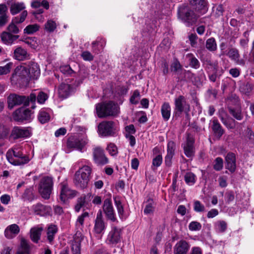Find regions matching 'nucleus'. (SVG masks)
I'll return each mask as SVG.
<instances>
[{
	"label": "nucleus",
	"instance_id": "obj_1",
	"mask_svg": "<svg viewBox=\"0 0 254 254\" xmlns=\"http://www.w3.org/2000/svg\"><path fill=\"white\" fill-rule=\"evenodd\" d=\"M92 172L91 168L85 165L76 172L74 177V184L79 188L84 189L87 187L90 176Z\"/></svg>",
	"mask_w": 254,
	"mask_h": 254
},
{
	"label": "nucleus",
	"instance_id": "obj_49",
	"mask_svg": "<svg viewBox=\"0 0 254 254\" xmlns=\"http://www.w3.org/2000/svg\"><path fill=\"white\" fill-rule=\"evenodd\" d=\"M153 205V201L152 200H148L144 209V213L146 214L153 213L154 210V207Z\"/></svg>",
	"mask_w": 254,
	"mask_h": 254
},
{
	"label": "nucleus",
	"instance_id": "obj_17",
	"mask_svg": "<svg viewBox=\"0 0 254 254\" xmlns=\"http://www.w3.org/2000/svg\"><path fill=\"white\" fill-rule=\"evenodd\" d=\"M218 114L222 123L228 128L233 129L235 128L236 122L234 120L228 116V114L223 108H221L219 109Z\"/></svg>",
	"mask_w": 254,
	"mask_h": 254
},
{
	"label": "nucleus",
	"instance_id": "obj_63",
	"mask_svg": "<svg viewBox=\"0 0 254 254\" xmlns=\"http://www.w3.org/2000/svg\"><path fill=\"white\" fill-rule=\"evenodd\" d=\"M60 70L64 74H71L73 72V70L68 65L61 66Z\"/></svg>",
	"mask_w": 254,
	"mask_h": 254
},
{
	"label": "nucleus",
	"instance_id": "obj_52",
	"mask_svg": "<svg viewBox=\"0 0 254 254\" xmlns=\"http://www.w3.org/2000/svg\"><path fill=\"white\" fill-rule=\"evenodd\" d=\"M45 29L50 32H53L57 27L56 22L52 20H49L45 23Z\"/></svg>",
	"mask_w": 254,
	"mask_h": 254
},
{
	"label": "nucleus",
	"instance_id": "obj_4",
	"mask_svg": "<svg viewBox=\"0 0 254 254\" xmlns=\"http://www.w3.org/2000/svg\"><path fill=\"white\" fill-rule=\"evenodd\" d=\"M53 179L52 177L45 176L43 177L39 183L38 190L43 198L49 199L53 190Z\"/></svg>",
	"mask_w": 254,
	"mask_h": 254
},
{
	"label": "nucleus",
	"instance_id": "obj_10",
	"mask_svg": "<svg viewBox=\"0 0 254 254\" xmlns=\"http://www.w3.org/2000/svg\"><path fill=\"white\" fill-rule=\"evenodd\" d=\"M8 108L10 109L16 105L23 104L24 106L29 105V99L25 96H19L16 94H10L7 98Z\"/></svg>",
	"mask_w": 254,
	"mask_h": 254
},
{
	"label": "nucleus",
	"instance_id": "obj_51",
	"mask_svg": "<svg viewBox=\"0 0 254 254\" xmlns=\"http://www.w3.org/2000/svg\"><path fill=\"white\" fill-rule=\"evenodd\" d=\"M85 202V196L82 195L78 198L77 203L75 206V211L79 212L80 209L84 205Z\"/></svg>",
	"mask_w": 254,
	"mask_h": 254
},
{
	"label": "nucleus",
	"instance_id": "obj_30",
	"mask_svg": "<svg viewBox=\"0 0 254 254\" xmlns=\"http://www.w3.org/2000/svg\"><path fill=\"white\" fill-rule=\"evenodd\" d=\"M189 249V245L185 241L178 242L174 248L175 254H186Z\"/></svg>",
	"mask_w": 254,
	"mask_h": 254
},
{
	"label": "nucleus",
	"instance_id": "obj_5",
	"mask_svg": "<svg viewBox=\"0 0 254 254\" xmlns=\"http://www.w3.org/2000/svg\"><path fill=\"white\" fill-rule=\"evenodd\" d=\"M179 16L189 26L195 23L199 15L195 13L193 10L188 6H185L180 8L179 10Z\"/></svg>",
	"mask_w": 254,
	"mask_h": 254
},
{
	"label": "nucleus",
	"instance_id": "obj_41",
	"mask_svg": "<svg viewBox=\"0 0 254 254\" xmlns=\"http://www.w3.org/2000/svg\"><path fill=\"white\" fill-rule=\"evenodd\" d=\"M185 181L188 185L192 186L195 183L196 176L191 172H188L185 175Z\"/></svg>",
	"mask_w": 254,
	"mask_h": 254
},
{
	"label": "nucleus",
	"instance_id": "obj_37",
	"mask_svg": "<svg viewBox=\"0 0 254 254\" xmlns=\"http://www.w3.org/2000/svg\"><path fill=\"white\" fill-rule=\"evenodd\" d=\"M71 91V87L70 85L66 83H62L59 88V94L62 98H66Z\"/></svg>",
	"mask_w": 254,
	"mask_h": 254
},
{
	"label": "nucleus",
	"instance_id": "obj_31",
	"mask_svg": "<svg viewBox=\"0 0 254 254\" xmlns=\"http://www.w3.org/2000/svg\"><path fill=\"white\" fill-rule=\"evenodd\" d=\"M227 55L232 60H233L237 64L244 65L245 61L244 60H240V55L238 51L236 49H231L229 50Z\"/></svg>",
	"mask_w": 254,
	"mask_h": 254
},
{
	"label": "nucleus",
	"instance_id": "obj_53",
	"mask_svg": "<svg viewBox=\"0 0 254 254\" xmlns=\"http://www.w3.org/2000/svg\"><path fill=\"white\" fill-rule=\"evenodd\" d=\"M193 209L197 212H203L205 211V208L204 205L199 201L195 200L193 204Z\"/></svg>",
	"mask_w": 254,
	"mask_h": 254
},
{
	"label": "nucleus",
	"instance_id": "obj_24",
	"mask_svg": "<svg viewBox=\"0 0 254 254\" xmlns=\"http://www.w3.org/2000/svg\"><path fill=\"white\" fill-rule=\"evenodd\" d=\"M29 55L27 51L21 47H17L13 51V57L17 61H23L29 59Z\"/></svg>",
	"mask_w": 254,
	"mask_h": 254
},
{
	"label": "nucleus",
	"instance_id": "obj_7",
	"mask_svg": "<svg viewBox=\"0 0 254 254\" xmlns=\"http://www.w3.org/2000/svg\"><path fill=\"white\" fill-rule=\"evenodd\" d=\"M29 72L26 66L21 65L17 66L11 77L12 81L17 80L19 83H27L30 79Z\"/></svg>",
	"mask_w": 254,
	"mask_h": 254
},
{
	"label": "nucleus",
	"instance_id": "obj_59",
	"mask_svg": "<svg viewBox=\"0 0 254 254\" xmlns=\"http://www.w3.org/2000/svg\"><path fill=\"white\" fill-rule=\"evenodd\" d=\"M139 92L137 90H135L130 98V102L133 104H136L138 102L139 98Z\"/></svg>",
	"mask_w": 254,
	"mask_h": 254
},
{
	"label": "nucleus",
	"instance_id": "obj_32",
	"mask_svg": "<svg viewBox=\"0 0 254 254\" xmlns=\"http://www.w3.org/2000/svg\"><path fill=\"white\" fill-rule=\"evenodd\" d=\"M190 2L191 5L197 11H200L201 13H204L206 11L205 0H190Z\"/></svg>",
	"mask_w": 254,
	"mask_h": 254
},
{
	"label": "nucleus",
	"instance_id": "obj_23",
	"mask_svg": "<svg viewBox=\"0 0 254 254\" xmlns=\"http://www.w3.org/2000/svg\"><path fill=\"white\" fill-rule=\"evenodd\" d=\"M87 142L84 140H80L75 138H69L67 141V146L70 148H74L82 151Z\"/></svg>",
	"mask_w": 254,
	"mask_h": 254
},
{
	"label": "nucleus",
	"instance_id": "obj_8",
	"mask_svg": "<svg viewBox=\"0 0 254 254\" xmlns=\"http://www.w3.org/2000/svg\"><path fill=\"white\" fill-rule=\"evenodd\" d=\"M98 132L102 136H113L115 134L114 123L112 121H103L98 125Z\"/></svg>",
	"mask_w": 254,
	"mask_h": 254
},
{
	"label": "nucleus",
	"instance_id": "obj_45",
	"mask_svg": "<svg viewBox=\"0 0 254 254\" xmlns=\"http://www.w3.org/2000/svg\"><path fill=\"white\" fill-rule=\"evenodd\" d=\"M227 225L225 221L220 220L215 224V228L217 231L220 233L224 232L227 229Z\"/></svg>",
	"mask_w": 254,
	"mask_h": 254
},
{
	"label": "nucleus",
	"instance_id": "obj_48",
	"mask_svg": "<svg viewBox=\"0 0 254 254\" xmlns=\"http://www.w3.org/2000/svg\"><path fill=\"white\" fill-rule=\"evenodd\" d=\"M206 48L210 51H214L217 48L215 40L214 38H211L206 41Z\"/></svg>",
	"mask_w": 254,
	"mask_h": 254
},
{
	"label": "nucleus",
	"instance_id": "obj_42",
	"mask_svg": "<svg viewBox=\"0 0 254 254\" xmlns=\"http://www.w3.org/2000/svg\"><path fill=\"white\" fill-rule=\"evenodd\" d=\"M50 115L45 110H41L39 114L38 119L42 124H45L50 120Z\"/></svg>",
	"mask_w": 254,
	"mask_h": 254
},
{
	"label": "nucleus",
	"instance_id": "obj_6",
	"mask_svg": "<svg viewBox=\"0 0 254 254\" xmlns=\"http://www.w3.org/2000/svg\"><path fill=\"white\" fill-rule=\"evenodd\" d=\"M174 105V113L176 115L180 116L183 112L188 114L190 111V105L184 96L180 95L176 97Z\"/></svg>",
	"mask_w": 254,
	"mask_h": 254
},
{
	"label": "nucleus",
	"instance_id": "obj_64",
	"mask_svg": "<svg viewBox=\"0 0 254 254\" xmlns=\"http://www.w3.org/2000/svg\"><path fill=\"white\" fill-rule=\"evenodd\" d=\"M171 70L177 72L182 69V66L179 61H175L171 65Z\"/></svg>",
	"mask_w": 254,
	"mask_h": 254
},
{
	"label": "nucleus",
	"instance_id": "obj_29",
	"mask_svg": "<svg viewBox=\"0 0 254 254\" xmlns=\"http://www.w3.org/2000/svg\"><path fill=\"white\" fill-rule=\"evenodd\" d=\"M175 143L172 141H170L167 144V154L165 157V163L168 166L171 165L172 159L175 154Z\"/></svg>",
	"mask_w": 254,
	"mask_h": 254
},
{
	"label": "nucleus",
	"instance_id": "obj_33",
	"mask_svg": "<svg viewBox=\"0 0 254 254\" xmlns=\"http://www.w3.org/2000/svg\"><path fill=\"white\" fill-rule=\"evenodd\" d=\"M58 227L54 224H50L47 227V237L49 242L52 244L54 240L55 236L58 232Z\"/></svg>",
	"mask_w": 254,
	"mask_h": 254
},
{
	"label": "nucleus",
	"instance_id": "obj_9",
	"mask_svg": "<svg viewBox=\"0 0 254 254\" xmlns=\"http://www.w3.org/2000/svg\"><path fill=\"white\" fill-rule=\"evenodd\" d=\"M103 211L108 220L112 222L117 221L116 213L111 198H107L104 200L103 205Z\"/></svg>",
	"mask_w": 254,
	"mask_h": 254
},
{
	"label": "nucleus",
	"instance_id": "obj_3",
	"mask_svg": "<svg viewBox=\"0 0 254 254\" xmlns=\"http://www.w3.org/2000/svg\"><path fill=\"white\" fill-rule=\"evenodd\" d=\"M6 158L8 162L14 165H21L29 161V158L23 154L18 148L9 150L6 153Z\"/></svg>",
	"mask_w": 254,
	"mask_h": 254
},
{
	"label": "nucleus",
	"instance_id": "obj_34",
	"mask_svg": "<svg viewBox=\"0 0 254 254\" xmlns=\"http://www.w3.org/2000/svg\"><path fill=\"white\" fill-rule=\"evenodd\" d=\"M25 8V5L22 2H12L10 4V11L12 15H15Z\"/></svg>",
	"mask_w": 254,
	"mask_h": 254
},
{
	"label": "nucleus",
	"instance_id": "obj_56",
	"mask_svg": "<svg viewBox=\"0 0 254 254\" xmlns=\"http://www.w3.org/2000/svg\"><path fill=\"white\" fill-rule=\"evenodd\" d=\"M107 150L112 156L115 155L118 153L117 147L114 143H110L107 147Z\"/></svg>",
	"mask_w": 254,
	"mask_h": 254
},
{
	"label": "nucleus",
	"instance_id": "obj_60",
	"mask_svg": "<svg viewBox=\"0 0 254 254\" xmlns=\"http://www.w3.org/2000/svg\"><path fill=\"white\" fill-rule=\"evenodd\" d=\"M48 96L47 94L43 92H40L37 95V101L40 104H43L47 100Z\"/></svg>",
	"mask_w": 254,
	"mask_h": 254
},
{
	"label": "nucleus",
	"instance_id": "obj_43",
	"mask_svg": "<svg viewBox=\"0 0 254 254\" xmlns=\"http://www.w3.org/2000/svg\"><path fill=\"white\" fill-rule=\"evenodd\" d=\"M229 111L230 114L236 120L240 121L243 119V116L242 114L241 110L240 109H233L230 108L229 109Z\"/></svg>",
	"mask_w": 254,
	"mask_h": 254
},
{
	"label": "nucleus",
	"instance_id": "obj_35",
	"mask_svg": "<svg viewBox=\"0 0 254 254\" xmlns=\"http://www.w3.org/2000/svg\"><path fill=\"white\" fill-rule=\"evenodd\" d=\"M43 228L42 227H35L30 230V238L34 243H38L40 240L42 231Z\"/></svg>",
	"mask_w": 254,
	"mask_h": 254
},
{
	"label": "nucleus",
	"instance_id": "obj_16",
	"mask_svg": "<svg viewBox=\"0 0 254 254\" xmlns=\"http://www.w3.org/2000/svg\"><path fill=\"white\" fill-rule=\"evenodd\" d=\"M106 229L105 223L103 218L102 211L100 210L97 214L94 221L93 232L96 234L102 235Z\"/></svg>",
	"mask_w": 254,
	"mask_h": 254
},
{
	"label": "nucleus",
	"instance_id": "obj_12",
	"mask_svg": "<svg viewBox=\"0 0 254 254\" xmlns=\"http://www.w3.org/2000/svg\"><path fill=\"white\" fill-rule=\"evenodd\" d=\"M31 135L29 127H14L11 130L10 138L13 139L28 137Z\"/></svg>",
	"mask_w": 254,
	"mask_h": 254
},
{
	"label": "nucleus",
	"instance_id": "obj_38",
	"mask_svg": "<svg viewBox=\"0 0 254 254\" xmlns=\"http://www.w3.org/2000/svg\"><path fill=\"white\" fill-rule=\"evenodd\" d=\"M171 106L169 103L165 102L161 106V112L163 119L168 121L171 116Z\"/></svg>",
	"mask_w": 254,
	"mask_h": 254
},
{
	"label": "nucleus",
	"instance_id": "obj_28",
	"mask_svg": "<svg viewBox=\"0 0 254 254\" xmlns=\"http://www.w3.org/2000/svg\"><path fill=\"white\" fill-rule=\"evenodd\" d=\"M32 246L25 238L20 239V246L17 254H29L31 252Z\"/></svg>",
	"mask_w": 254,
	"mask_h": 254
},
{
	"label": "nucleus",
	"instance_id": "obj_57",
	"mask_svg": "<svg viewBox=\"0 0 254 254\" xmlns=\"http://www.w3.org/2000/svg\"><path fill=\"white\" fill-rule=\"evenodd\" d=\"M162 163V157L160 154L157 155L152 160V166L155 167L160 166Z\"/></svg>",
	"mask_w": 254,
	"mask_h": 254
},
{
	"label": "nucleus",
	"instance_id": "obj_18",
	"mask_svg": "<svg viewBox=\"0 0 254 254\" xmlns=\"http://www.w3.org/2000/svg\"><path fill=\"white\" fill-rule=\"evenodd\" d=\"M83 237L79 232H77L75 234L73 240L70 244V252L72 254H80V243L83 240Z\"/></svg>",
	"mask_w": 254,
	"mask_h": 254
},
{
	"label": "nucleus",
	"instance_id": "obj_13",
	"mask_svg": "<svg viewBox=\"0 0 254 254\" xmlns=\"http://www.w3.org/2000/svg\"><path fill=\"white\" fill-rule=\"evenodd\" d=\"M121 229L117 227H113L108 235L107 243L112 245L120 243L121 241Z\"/></svg>",
	"mask_w": 254,
	"mask_h": 254
},
{
	"label": "nucleus",
	"instance_id": "obj_55",
	"mask_svg": "<svg viewBox=\"0 0 254 254\" xmlns=\"http://www.w3.org/2000/svg\"><path fill=\"white\" fill-rule=\"evenodd\" d=\"M12 64L9 63L3 66H0V75L6 74L10 71Z\"/></svg>",
	"mask_w": 254,
	"mask_h": 254
},
{
	"label": "nucleus",
	"instance_id": "obj_58",
	"mask_svg": "<svg viewBox=\"0 0 254 254\" xmlns=\"http://www.w3.org/2000/svg\"><path fill=\"white\" fill-rule=\"evenodd\" d=\"M189 228L190 231H198L201 228V225L198 222L192 221L190 223Z\"/></svg>",
	"mask_w": 254,
	"mask_h": 254
},
{
	"label": "nucleus",
	"instance_id": "obj_19",
	"mask_svg": "<svg viewBox=\"0 0 254 254\" xmlns=\"http://www.w3.org/2000/svg\"><path fill=\"white\" fill-rule=\"evenodd\" d=\"M60 187V198L62 201L64 202L67 198H72L76 195V191L71 190L66 182L61 183Z\"/></svg>",
	"mask_w": 254,
	"mask_h": 254
},
{
	"label": "nucleus",
	"instance_id": "obj_61",
	"mask_svg": "<svg viewBox=\"0 0 254 254\" xmlns=\"http://www.w3.org/2000/svg\"><path fill=\"white\" fill-rule=\"evenodd\" d=\"M224 9L222 5H216L213 7V12L215 13L216 16L222 15Z\"/></svg>",
	"mask_w": 254,
	"mask_h": 254
},
{
	"label": "nucleus",
	"instance_id": "obj_40",
	"mask_svg": "<svg viewBox=\"0 0 254 254\" xmlns=\"http://www.w3.org/2000/svg\"><path fill=\"white\" fill-rule=\"evenodd\" d=\"M88 216V213L87 212L83 213L79 216L76 222V227L77 229L82 230L83 228L84 219Z\"/></svg>",
	"mask_w": 254,
	"mask_h": 254
},
{
	"label": "nucleus",
	"instance_id": "obj_11",
	"mask_svg": "<svg viewBox=\"0 0 254 254\" xmlns=\"http://www.w3.org/2000/svg\"><path fill=\"white\" fill-rule=\"evenodd\" d=\"M27 16V11L25 10L22 11L19 16H16L12 20V22L7 28L8 32L10 33L16 34L19 32V29L15 24L22 23Z\"/></svg>",
	"mask_w": 254,
	"mask_h": 254
},
{
	"label": "nucleus",
	"instance_id": "obj_62",
	"mask_svg": "<svg viewBox=\"0 0 254 254\" xmlns=\"http://www.w3.org/2000/svg\"><path fill=\"white\" fill-rule=\"evenodd\" d=\"M81 57L84 61H91L93 60V56L88 51H84L81 54Z\"/></svg>",
	"mask_w": 254,
	"mask_h": 254
},
{
	"label": "nucleus",
	"instance_id": "obj_20",
	"mask_svg": "<svg viewBox=\"0 0 254 254\" xmlns=\"http://www.w3.org/2000/svg\"><path fill=\"white\" fill-rule=\"evenodd\" d=\"M32 209L35 214L42 216L50 215L52 210L50 206L44 205L39 203L33 205Z\"/></svg>",
	"mask_w": 254,
	"mask_h": 254
},
{
	"label": "nucleus",
	"instance_id": "obj_54",
	"mask_svg": "<svg viewBox=\"0 0 254 254\" xmlns=\"http://www.w3.org/2000/svg\"><path fill=\"white\" fill-rule=\"evenodd\" d=\"M253 88V85L252 83L248 82L246 84L242 85L240 87V90L242 92L245 94L250 93Z\"/></svg>",
	"mask_w": 254,
	"mask_h": 254
},
{
	"label": "nucleus",
	"instance_id": "obj_39",
	"mask_svg": "<svg viewBox=\"0 0 254 254\" xmlns=\"http://www.w3.org/2000/svg\"><path fill=\"white\" fill-rule=\"evenodd\" d=\"M186 58L190 62V65L195 69H197L200 66V63L198 60L191 53H189L186 55Z\"/></svg>",
	"mask_w": 254,
	"mask_h": 254
},
{
	"label": "nucleus",
	"instance_id": "obj_47",
	"mask_svg": "<svg viewBox=\"0 0 254 254\" xmlns=\"http://www.w3.org/2000/svg\"><path fill=\"white\" fill-rule=\"evenodd\" d=\"M39 29V26L37 24L29 25L24 29V33L32 34L37 31Z\"/></svg>",
	"mask_w": 254,
	"mask_h": 254
},
{
	"label": "nucleus",
	"instance_id": "obj_46",
	"mask_svg": "<svg viewBox=\"0 0 254 254\" xmlns=\"http://www.w3.org/2000/svg\"><path fill=\"white\" fill-rule=\"evenodd\" d=\"M114 199L119 215L120 216L123 215L124 212V209L120 197L115 196L114 197Z\"/></svg>",
	"mask_w": 254,
	"mask_h": 254
},
{
	"label": "nucleus",
	"instance_id": "obj_25",
	"mask_svg": "<svg viewBox=\"0 0 254 254\" xmlns=\"http://www.w3.org/2000/svg\"><path fill=\"white\" fill-rule=\"evenodd\" d=\"M226 162V168L229 170L231 173H234L236 168V157L233 153L230 152L228 153L225 157Z\"/></svg>",
	"mask_w": 254,
	"mask_h": 254
},
{
	"label": "nucleus",
	"instance_id": "obj_21",
	"mask_svg": "<svg viewBox=\"0 0 254 254\" xmlns=\"http://www.w3.org/2000/svg\"><path fill=\"white\" fill-rule=\"evenodd\" d=\"M29 72L30 78L36 79L40 75V69L38 64L33 62H29L26 66Z\"/></svg>",
	"mask_w": 254,
	"mask_h": 254
},
{
	"label": "nucleus",
	"instance_id": "obj_44",
	"mask_svg": "<svg viewBox=\"0 0 254 254\" xmlns=\"http://www.w3.org/2000/svg\"><path fill=\"white\" fill-rule=\"evenodd\" d=\"M23 197L25 198V199L29 200L30 201H31L33 200L35 198V195L33 192V189L32 188H30L28 189H27L23 194Z\"/></svg>",
	"mask_w": 254,
	"mask_h": 254
},
{
	"label": "nucleus",
	"instance_id": "obj_27",
	"mask_svg": "<svg viewBox=\"0 0 254 254\" xmlns=\"http://www.w3.org/2000/svg\"><path fill=\"white\" fill-rule=\"evenodd\" d=\"M20 232L19 227L15 224L7 226L4 231V235L7 239H12Z\"/></svg>",
	"mask_w": 254,
	"mask_h": 254
},
{
	"label": "nucleus",
	"instance_id": "obj_15",
	"mask_svg": "<svg viewBox=\"0 0 254 254\" xmlns=\"http://www.w3.org/2000/svg\"><path fill=\"white\" fill-rule=\"evenodd\" d=\"M32 114L30 110L22 107L16 110L13 113V118L14 121L17 122L29 120L31 118Z\"/></svg>",
	"mask_w": 254,
	"mask_h": 254
},
{
	"label": "nucleus",
	"instance_id": "obj_26",
	"mask_svg": "<svg viewBox=\"0 0 254 254\" xmlns=\"http://www.w3.org/2000/svg\"><path fill=\"white\" fill-rule=\"evenodd\" d=\"M193 143V139L189 136L187 138V142L184 146V153L188 157L190 158L194 156V148Z\"/></svg>",
	"mask_w": 254,
	"mask_h": 254
},
{
	"label": "nucleus",
	"instance_id": "obj_22",
	"mask_svg": "<svg viewBox=\"0 0 254 254\" xmlns=\"http://www.w3.org/2000/svg\"><path fill=\"white\" fill-rule=\"evenodd\" d=\"M0 37L3 44L6 45H12L14 42L19 38V36L3 31L1 33Z\"/></svg>",
	"mask_w": 254,
	"mask_h": 254
},
{
	"label": "nucleus",
	"instance_id": "obj_2",
	"mask_svg": "<svg viewBox=\"0 0 254 254\" xmlns=\"http://www.w3.org/2000/svg\"><path fill=\"white\" fill-rule=\"evenodd\" d=\"M96 109L97 114L99 118L116 116L118 114L119 110L118 105L112 101L98 104L96 105Z\"/></svg>",
	"mask_w": 254,
	"mask_h": 254
},
{
	"label": "nucleus",
	"instance_id": "obj_14",
	"mask_svg": "<svg viewBox=\"0 0 254 254\" xmlns=\"http://www.w3.org/2000/svg\"><path fill=\"white\" fill-rule=\"evenodd\" d=\"M93 160L98 165H104L108 163V159L105 156L104 151L100 147H96L93 151Z\"/></svg>",
	"mask_w": 254,
	"mask_h": 254
},
{
	"label": "nucleus",
	"instance_id": "obj_36",
	"mask_svg": "<svg viewBox=\"0 0 254 254\" xmlns=\"http://www.w3.org/2000/svg\"><path fill=\"white\" fill-rule=\"evenodd\" d=\"M212 129L215 135L219 138L222 136L224 132L221 125L216 119H214L212 121Z\"/></svg>",
	"mask_w": 254,
	"mask_h": 254
},
{
	"label": "nucleus",
	"instance_id": "obj_50",
	"mask_svg": "<svg viewBox=\"0 0 254 254\" xmlns=\"http://www.w3.org/2000/svg\"><path fill=\"white\" fill-rule=\"evenodd\" d=\"M223 167V160L220 157H217L214 161L213 168L216 171H220Z\"/></svg>",
	"mask_w": 254,
	"mask_h": 254
}]
</instances>
